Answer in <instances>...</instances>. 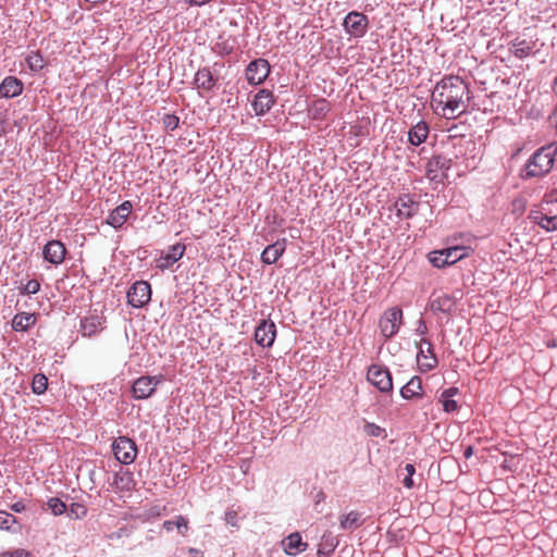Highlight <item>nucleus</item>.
<instances>
[{
	"label": "nucleus",
	"mask_w": 557,
	"mask_h": 557,
	"mask_svg": "<svg viewBox=\"0 0 557 557\" xmlns=\"http://www.w3.org/2000/svg\"><path fill=\"white\" fill-rule=\"evenodd\" d=\"M403 323V311L397 307L387 309L379 321V327L385 338L397 334Z\"/></svg>",
	"instance_id": "obj_5"
},
{
	"label": "nucleus",
	"mask_w": 557,
	"mask_h": 557,
	"mask_svg": "<svg viewBox=\"0 0 557 557\" xmlns=\"http://www.w3.org/2000/svg\"><path fill=\"white\" fill-rule=\"evenodd\" d=\"M40 289V283L37 280H29L25 285H23L20 289L22 295H34L37 294Z\"/></svg>",
	"instance_id": "obj_41"
},
{
	"label": "nucleus",
	"mask_w": 557,
	"mask_h": 557,
	"mask_svg": "<svg viewBox=\"0 0 557 557\" xmlns=\"http://www.w3.org/2000/svg\"><path fill=\"white\" fill-rule=\"evenodd\" d=\"M470 100L469 85L459 76H444L434 87L431 103L435 112L446 119L465 113Z\"/></svg>",
	"instance_id": "obj_1"
},
{
	"label": "nucleus",
	"mask_w": 557,
	"mask_h": 557,
	"mask_svg": "<svg viewBox=\"0 0 557 557\" xmlns=\"http://www.w3.org/2000/svg\"><path fill=\"white\" fill-rule=\"evenodd\" d=\"M115 459L123 465H131L137 457L136 443L127 436H119L112 444Z\"/></svg>",
	"instance_id": "obj_4"
},
{
	"label": "nucleus",
	"mask_w": 557,
	"mask_h": 557,
	"mask_svg": "<svg viewBox=\"0 0 557 557\" xmlns=\"http://www.w3.org/2000/svg\"><path fill=\"white\" fill-rule=\"evenodd\" d=\"M401 471L406 472V476L403 479L404 486L412 488L414 486L412 476L416 473V467L412 463H406Z\"/></svg>",
	"instance_id": "obj_39"
},
{
	"label": "nucleus",
	"mask_w": 557,
	"mask_h": 557,
	"mask_svg": "<svg viewBox=\"0 0 557 557\" xmlns=\"http://www.w3.org/2000/svg\"><path fill=\"white\" fill-rule=\"evenodd\" d=\"M544 216L545 214L543 212L535 209L531 210L529 213V219L531 220V222L537 224L539 226H541V224L543 223Z\"/></svg>",
	"instance_id": "obj_48"
},
{
	"label": "nucleus",
	"mask_w": 557,
	"mask_h": 557,
	"mask_svg": "<svg viewBox=\"0 0 557 557\" xmlns=\"http://www.w3.org/2000/svg\"><path fill=\"white\" fill-rule=\"evenodd\" d=\"M189 552L190 553H198V550L196 548H190Z\"/></svg>",
	"instance_id": "obj_56"
},
{
	"label": "nucleus",
	"mask_w": 557,
	"mask_h": 557,
	"mask_svg": "<svg viewBox=\"0 0 557 557\" xmlns=\"http://www.w3.org/2000/svg\"><path fill=\"white\" fill-rule=\"evenodd\" d=\"M48 508L54 516H61L67 510L66 504L58 497H51L47 502Z\"/></svg>",
	"instance_id": "obj_36"
},
{
	"label": "nucleus",
	"mask_w": 557,
	"mask_h": 557,
	"mask_svg": "<svg viewBox=\"0 0 557 557\" xmlns=\"http://www.w3.org/2000/svg\"><path fill=\"white\" fill-rule=\"evenodd\" d=\"M456 308V298L448 294L432 295L430 309L433 313L451 315Z\"/></svg>",
	"instance_id": "obj_17"
},
{
	"label": "nucleus",
	"mask_w": 557,
	"mask_h": 557,
	"mask_svg": "<svg viewBox=\"0 0 557 557\" xmlns=\"http://www.w3.org/2000/svg\"><path fill=\"white\" fill-rule=\"evenodd\" d=\"M368 381L380 392L388 393L393 389V380L389 370L379 364H372L368 369Z\"/></svg>",
	"instance_id": "obj_7"
},
{
	"label": "nucleus",
	"mask_w": 557,
	"mask_h": 557,
	"mask_svg": "<svg viewBox=\"0 0 557 557\" xmlns=\"http://www.w3.org/2000/svg\"><path fill=\"white\" fill-rule=\"evenodd\" d=\"M362 524L361 515L357 511H350L339 518V527L344 531H354Z\"/></svg>",
	"instance_id": "obj_29"
},
{
	"label": "nucleus",
	"mask_w": 557,
	"mask_h": 557,
	"mask_svg": "<svg viewBox=\"0 0 557 557\" xmlns=\"http://www.w3.org/2000/svg\"><path fill=\"white\" fill-rule=\"evenodd\" d=\"M163 123L168 129L174 131L178 126L180 119L174 114H166Z\"/></svg>",
	"instance_id": "obj_47"
},
{
	"label": "nucleus",
	"mask_w": 557,
	"mask_h": 557,
	"mask_svg": "<svg viewBox=\"0 0 557 557\" xmlns=\"http://www.w3.org/2000/svg\"><path fill=\"white\" fill-rule=\"evenodd\" d=\"M8 119L7 111L0 109V136H4L7 134Z\"/></svg>",
	"instance_id": "obj_50"
},
{
	"label": "nucleus",
	"mask_w": 557,
	"mask_h": 557,
	"mask_svg": "<svg viewBox=\"0 0 557 557\" xmlns=\"http://www.w3.org/2000/svg\"><path fill=\"white\" fill-rule=\"evenodd\" d=\"M338 542H322L320 545H319V549H318V555L319 556H326V555H330L334 552V549L336 548Z\"/></svg>",
	"instance_id": "obj_45"
},
{
	"label": "nucleus",
	"mask_w": 557,
	"mask_h": 557,
	"mask_svg": "<svg viewBox=\"0 0 557 557\" xmlns=\"http://www.w3.org/2000/svg\"><path fill=\"white\" fill-rule=\"evenodd\" d=\"M274 103L275 97L273 92L269 89L262 88L255 95L251 106L255 114L262 116L271 110Z\"/></svg>",
	"instance_id": "obj_15"
},
{
	"label": "nucleus",
	"mask_w": 557,
	"mask_h": 557,
	"mask_svg": "<svg viewBox=\"0 0 557 557\" xmlns=\"http://www.w3.org/2000/svg\"><path fill=\"white\" fill-rule=\"evenodd\" d=\"M101 318L98 315H88L81 321V332L83 336H92L97 334L101 329Z\"/></svg>",
	"instance_id": "obj_28"
},
{
	"label": "nucleus",
	"mask_w": 557,
	"mask_h": 557,
	"mask_svg": "<svg viewBox=\"0 0 557 557\" xmlns=\"http://www.w3.org/2000/svg\"><path fill=\"white\" fill-rule=\"evenodd\" d=\"M151 299V286L146 281L135 282L127 292V302L134 308H143Z\"/></svg>",
	"instance_id": "obj_8"
},
{
	"label": "nucleus",
	"mask_w": 557,
	"mask_h": 557,
	"mask_svg": "<svg viewBox=\"0 0 557 557\" xmlns=\"http://www.w3.org/2000/svg\"><path fill=\"white\" fill-rule=\"evenodd\" d=\"M343 26L347 34L360 38L368 32L369 18L361 12L351 11L345 16Z\"/></svg>",
	"instance_id": "obj_6"
},
{
	"label": "nucleus",
	"mask_w": 557,
	"mask_h": 557,
	"mask_svg": "<svg viewBox=\"0 0 557 557\" xmlns=\"http://www.w3.org/2000/svg\"><path fill=\"white\" fill-rule=\"evenodd\" d=\"M25 61L33 72H39L46 65V62L39 51H32L26 57Z\"/></svg>",
	"instance_id": "obj_34"
},
{
	"label": "nucleus",
	"mask_w": 557,
	"mask_h": 557,
	"mask_svg": "<svg viewBox=\"0 0 557 557\" xmlns=\"http://www.w3.org/2000/svg\"><path fill=\"white\" fill-rule=\"evenodd\" d=\"M66 512L71 519H83L87 515V508L83 504L72 503Z\"/></svg>",
	"instance_id": "obj_37"
},
{
	"label": "nucleus",
	"mask_w": 557,
	"mask_h": 557,
	"mask_svg": "<svg viewBox=\"0 0 557 557\" xmlns=\"http://www.w3.org/2000/svg\"><path fill=\"white\" fill-rule=\"evenodd\" d=\"M284 552L287 555L296 556L297 554L304 552L308 544L302 542L301 535L298 532L289 534L282 542Z\"/></svg>",
	"instance_id": "obj_23"
},
{
	"label": "nucleus",
	"mask_w": 557,
	"mask_h": 557,
	"mask_svg": "<svg viewBox=\"0 0 557 557\" xmlns=\"http://www.w3.org/2000/svg\"><path fill=\"white\" fill-rule=\"evenodd\" d=\"M132 211V202L125 200L109 213L106 222L115 230L121 228L127 221Z\"/></svg>",
	"instance_id": "obj_16"
},
{
	"label": "nucleus",
	"mask_w": 557,
	"mask_h": 557,
	"mask_svg": "<svg viewBox=\"0 0 557 557\" xmlns=\"http://www.w3.org/2000/svg\"><path fill=\"white\" fill-rule=\"evenodd\" d=\"M276 337V326L271 320H261L255 330V341L263 348H269L273 345Z\"/></svg>",
	"instance_id": "obj_12"
},
{
	"label": "nucleus",
	"mask_w": 557,
	"mask_h": 557,
	"mask_svg": "<svg viewBox=\"0 0 557 557\" xmlns=\"http://www.w3.org/2000/svg\"><path fill=\"white\" fill-rule=\"evenodd\" d=\"M270 74V64L265 59H256L246 67V78L250 85L262 84Z\"/></svg>",
	"instance_id": "obj_10"
},
{
	"label": "nucleus",
	"mask_w": 557,
	"mask_h": 557,
	"mask_svg": "<svg viewBox=\"0 0 557 557\" xmlns=\"http://www.w3.org/2000/svg\"><path fill=\"white\" fill-rule=\"evenodd\" d=\"M11 510L14 512H22L25 510V505L22 502L14 503L11 505Z\"/></svg>",
	"instance_id": "obj_53"
},
{
	"label": "nucleus",
	"mask_w": 557,
	"mask_h": 557,
	"mask_svg": "<svg viewBox=\"0 0 557 557\" xmlns=\"http://www.w3.org/2000/svg\"><path fill=\"white\" fill-rule=\"evenodd\" d=\"M458 388L457 387H449L447 389H444L441 395V401L443 403V409L445 412H454L458 409V404L456 400L453 399L455 395H457Z\"/></svg>",
	"instance_id": "obj_31"
},
{
	"label": "nucleus",
	"mask_w": 557,
	"mask_h": 557,
	"mask_svg": "<svg viewBox=\"0 0 557 557\" xmlns=\"http://www.w3.org/2000/svg\"><path fill=\"white\" fill-rule=\"evenodd\" d=\"M397 215L405 219H412L419 211L420 202L409 194H401L394 203Z\"/></svg>",
	"instance_id": "obj_13"
},
{
	"label": "nucleus",
	"mask_w": 557,
	"mask_h": 557,
	"mask_svg": "<svg viewBox=\"0 0 557 557\" xmlns=\"http://www.w3.org/2000/svg\"><path fill=\"white\" fill-rule=\"evenodd\" d=\"M0 557H30V555L24 549H14L12 552L2 553Z\"/></svg>",
	"instance_id": "obj_49"
},
{
	"label": "nucleus",
	"mask_w": 557,
	"mask_h": 557,
	"mask_svg": "<svg viewBox=\"0 0 557 557\" xmlns=\"http://www.w3.org/2000/svg\"><path fill=\"white\" fill-rule=\"evenodd\" d=\"M330 111L331 103L325 98H318L308 107V115L312 120H323Z\"/></svg>",
	"instance_id": "obj_26"
},
{
	"label": "nucleus",
	"mask_w": 557,
	"mask_h": 557,
	"mask_svg": "<svg viewBox=\"0 0 557 557\" xmlns=\"http://www.w3.org/2000/svg\"><path fill=\"white\" fill-rule=\"evenodd\" d=\"M543 230L547 232L557 231V215H547L545 214L543 223L541 226Z\"/></svg>",
	"instance_id": "obj_44"
},
{
	"label": "nucleus",
	"mask_w": 557,
	"mask_h": 557,
	"mask_svg": "<svg viewBox=\"0 0 557 557\" xmlns=\"http://www.w3.org/2000/svg\"><path fill=\"white\" fill-rule=\"evenodd\" d=\"M285 248H286V239L285 238L277 240L272 245L267 246L261 253V261L265 264L275 263L278 260V258L284 253Z\"/></svg>",
	"instance_id": "obj_21"
},
{
	"label": "nucleus",
	"mask_w": 557,
	"mask_h": 557,
	"mask_svg": "<svg viewBox=\"0 0 557 557\" xmlns=\"http://www.w3.org/2000/svg\"><path fill=\"white\" fill-rule=\"evenodd\" d=\"M533 44H530L524 39H516L510 44L509 49L516 58L524 59L533 52Z\"/></svg>",
	"instance_id": "obj_30"
},
{
	"label": "nucleus",
	"mask_w": 557,
	"mask_h": 557,
	"mask_svg": "<svg viewBox=\"0 0 557 557\" xmlns=\"http://www.w3.org/2000/svg\"><path fill=\"white\" fill-rule=\"evenodd\" d=\"M189 5L201 7L209 2L210 0H185Z\"/></svg>",
	"instance_id": "obj_54"
},
{
	"label": "nucleus",
	"mask_w": 557,
	"mask_h": 557,
	"mask_svg": "<svg viewBox=\"0 0 557 557\" xmlns=\"http://www.w3.org/2000/svg\"><path fill=\"white\" fill-rule=\"evenodd\" d=\"M400 395L404 399H421L423 397L422 380L420 376H412L407 384L400 388Z\"/></svg>",
	"instance_id": "obj_22"
},
{
	"label": "nucleus",
	"mask_w": 557,
	"mask_h": 557,
	"mask_svg": "<svg viewBox=\"0 0 557 557\" xmlns=\"http://www.w3.org/2000/svg\"><path fill=\"white\" fill-rule=\"evenodd\" d=\"M555 84H556V86H557V75H556V78H555Z\"/></svg>",
	"instance_id": "obj_57"
},
{
	"label": "nucleus",
	"mask_w": 557,
	"mask_h": 557,
	"mask_svg": "<svg viewBox=\"0 0 557 557\" xmlns=\"http://www.w3.org/2000/svg\"><path fill=\"white\" fill-rule=\"evenodd\" d=\"M226 524L237 528L238 527V510L234 506L228 507L224 515Z\"/></svg>",
	"instance_id": "obj_42"
},
{
	"label": "nucleus",
	"mask_w": 557,
	"mask_h": 557,
	"mask_svg": "<svg viewBox=\"0 0 557 557\" xmlns=\"http://www.w3.org/2000/svg\"><path fill=\"white\" fill-rule=\"evenodd\" d=\"M545 203H557V188L547 191L543 197Z\"/></svg>",
	"instance_id": "obj_51"
},
{
	"label": "nucleus",
	"mask_w": 557,
	"mask_h": 557,
	"mask_svg": "<svg viewBox=\"0 0 557 557\" xmlns=\"http://www.w3.org/2000/svg\"><path fill=\"white\" fill-rule=\"evenodd\" d=\"M418 354L417 359L420 364V368L422 371H430L433 370L438 361L434 354L433 345L432 343L426 339L422 338L420 343L418 344Z\"/></svg>",
	"instance_id": "obj_11"
},
{
	"label": "nucleus",
	"mask_w": 557,
	"mask_h": 557,
	"mask_svg": "<svg viewBox=\"0 0 557 557\" xmlns=\"http://www.w3.org/2000/svg\"><path fill=\"white\" fill-rule=\"evenodd\" d=\"M430 128L426 122L420 121L408 132V140L412 146H420L429 136Z\"/></svg>",
	"instance_id": "obj_25"
},
{
	"label": "nucleus",
	"mask_w": 557,
	"mask_h": 557,
	"mask_svg": "<svg viewBox=\"0 0 557 557\" xmlns=\"http://www.w3.org/2000/svg\"><path fill=\"white\" fill-rule=\"evenodd\" d=\"M429 260L436 268H443L445 265H449L448 261H447L448 259H447L444 250L432 251L429 255Z\"/></svg>",
	"instance_id": "obj_38"
},
{
	"label": "nucleus",
	"mask_w": 557,
	"mask_h": 557,
	"mask_svg": "<svg viewBox=\"0 0 557 557\" xmlns=\"http://www.w3.org/2000/svg\"><path fill=\"white\" fill-rule=\"evenodd\" d=\"M473 455V447L472 446H468L466 447L465 451H463V456L466 459L470 458L471 456Z\"/></svg>",
	"instance_id": "obj_55"
},
{
	"label": "nucleus",
	"mask_w": 557,
	"mask_h": 557,
	"mask_svg": "<svg viewBox=\"0 0 557 557\" xmlns=\"http://www.w3.org/2000/svg\"><path fill=\"white\" fill-rule=\"evenodd\" d=\"M219 82V76L215 75L210 67H200L195 74L194 84L197 89L203 91H213Z\"/></svg>",
	"instance_id": "obj_14"
},
{
	"label": "nucleus",
	"mask_w": 557,
	"mask_h": 557,
	"mask_svg": "<svg viewBox=\"0 0 557 557\" xmlns=\"http://www.w3.org/2000/svg\"><path fill=\"white\" fill-rule=\"evenodd\" d=\"M42 255L49 263L60 264L65 258L66 248L62 242L53 239L45 245Z\"/></svg>",
	"instance_id": "obj_18"
},
{
	"label": "nucleus",
	"mask_w": 557,
	"mask_h": 557,
	"mask_svg": "<svg viewBox=\"0 0 557 557\" xmlns=\"http://www.w3.org/2000/svg\"><path fill=\"white\" fill-rule=\"evenodd\" d=\"M112 486L120 492H131L136 487L134 474L129 470H120L113 476Z\"/></svg>",
	"instance_id": "obj_20"
},
{
	"label": "nucleus",
	"mask_w": 557,
	"mask_h": 557,
	"mask_svg": "<svg viewBox=\"0 0 557 557\" xmlns=\"http://www.w3.org/2000/svg\"><path fill=\"white\" fill-rule=\"evenodd\" d=\"M162 382V376H140L132 386L133 396L136 399H147L154 393L157 385Z\"/></svg>",
	"instance_id": "obj_9"
},
{
	"label": "nucleus",
	"mask_w": 557,
	"mask_h": 557,
	"mask_svg": "<svg viewBox=\"0 0 557 557\" xmlns=\"http://www.w3.org/2000/svg\"><path fill=\"white\" fill-rule=\"evenodd\" d=\"M36 320L35 313H16L12 319V329L15 332H26L36 323Z\"/></svg>",
	"instance_id": "obj_27"
},
{
	"label": "nucleus",
	"mask_w": 557,
	"mask_h": 557,
	"mask_svg": "<svg viewBox=\"0 0 557 557\" xmlns=\"http://www.w3.org/2000/svg\"><path fill=\"white\" fill-rule=\"evenodd\" d=\"M132 533V529H129L128 527H122L120 528L117 531H114L110 534H108V539L110 541H115V540H120L122 537H128Z\"/></svg>",
	"instance_id": "obj_46"
},
{
	"label": "nucleus",
	"mask_w": 557,
	"mask_h": 557,
	"mask_svg": "<svg viewBox=\"0 0 557 557\" xmlns=\"http://www.w3.org/2000/svg\"><path fill=\"white\" fill-rule=\"evenodd\" d=\"M163 529L168 532L177 529L178 533L186 535L188 531V521L183 516H176L174 520H165L162 524Z\"/></svg>",
	"instance_id": "obj_32"
},
{
	"label": "nucleus",
	"mask_w": 557,
	"mask_h": 557,
	"mask_svg": "<svg viewBox=\"0 0 557 557\" xmlns=\"http://www.w3.org/2000/svg\"><path fill=\"white\" fill-rule=\"evenodd\" d=\"M23 91V83L14 77H5L0 85V94L5 98H14L21 95Z\"/></svg>",
	"instance_id": "obj_24"
},
{
	"label": "nucleus",
	"mask_w": 557,
	"mask_h": 557,
	"mask_svg": "<svg viewBox=\"0 0 557 557\" xmlns=\"http://www.w3.org/2000/svg\"><path fill=\"white\" fill-rule=\"evenodd\" d=\"M555 154L556 148L550 145L539 148L520 170V177L525 181L545 176L554 165Z\"/></svg>",
	"instance_id": "obj_2"
},
{
	"label": "nucleus",
	"mask_w": 557,
	"mask_h": 557,
	"mask_svg": "<svg viewBox=\"0 0 557 557\" xmlns=\"http://www.w3.org/2000/svg\"><path fill=\"white\" fill-rule=\"evenodd\" d=\"M16 522V518L8 511L0 510V529L9 530Z\"/></svg>",
	"instance_id": "obj_43"
},
{
	"label": "nucleus",
	"mask_w": 557,
	"mask_h": 557,
	"mask_svg": "<svg viewBox=\"0 0 557 557\" xmlns=\"http://www.w3.org/2000/svg\"><path fill=\"white\" fill-rule=\"evenodd\" d=\"M185 245L183 244H175L169 247L165 255L161 256L158 260L157 267L160 270H165L171 268L175 262H177L185 252Z\"/></svg>",
	"instance_id": "obj_19"
},
{
	"label": "nucleus",
	"mask_w": 557,
	"mask_h": 557,
	"mask_svg": "<svg viewBox=\"0 0 557 557\" xmlns=\"http://www.w3.org/2000/svg\"><path fill=\"white\" fill-rule=\"evenodd\" d=\"M417 332L421 335H424L428 332V327H426L424 320H422V319L419 320Z\"/></svg>",
	"instance_id": "obj_52"
},
{
	"label": "nucleus",
	"mask_w": 557,
	"mask_h": 557,
	"mask_svg": "<svg viewBox=\"0 0 557 557\" xmlns=\"http://www.w3.org/2000/svg\"><path fill=\"white\" fill-rule=\"evenodd\" d=\"M451 165V159L442 154L433 156L426 163V177L435 184H443Z\"/></svg>",
	"instance_id": "obj_3"
},
{
	"label": "nucleus",
	"mask_w": 557,
	"mask_h": 557,
	"mask_svg": "<svg viewBox=\"0 0 557 557\" xmlns=\"http://www.w3.org/2000/svg\"><path fill=\"white\" fill-rule=\"evenodd\" d=\"M363 429H364L366 434L369 436H373V437L386 436L385 430L383 428L376 425L375 423L367 422L364 424Z\"/></svg>",
	"instance_id": "obj_40"
},
{
	"label": "nucleus",
	"mask_w": 557,
	"mask_h": 557,
	"mask_svg": "<svg viewBox=\"0 0 557 557\" xmlns=\"http://www.w3.org/2000/svg\"><path fill=\"white\" fill-rule=\"evenodd\" d=\"M445 255L447 257L448 264H454L457 261L468 256L469 248L465 246H454L447 249H444Z\"/></svg>",
	"instance_id": "obj_33"
},
{
	"label": "nucleus",
	"mask_w": 557,
	"mask_h": 557,
	"mask_svg": "<svg viewBox=\"0 0 557 557\" xmlns=\"http://www.w3.org/2000/svg\"><path fill=\"white\" fill-rule=\"evenodd\" d=\"M48 387V379L42 373H37L33 377L32 391L36 395H42Z\"/></svg>",
	"instance_id": "obj_35"
}]
</instances>
